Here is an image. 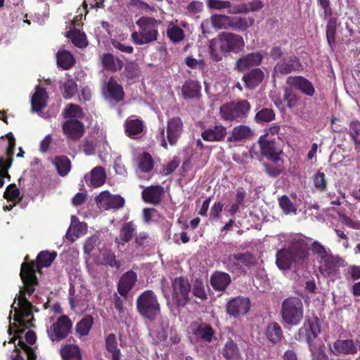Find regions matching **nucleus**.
Segmentation results:
<instances>
[{
	"label": "nucleus",
	"mask_w": 360,
	"mask_h": 360,
	"mask_svg": "<svg viewBox=\"0 0 360 360\" xmlns=\"http://www.w3.org/2000/svg\"><path fill=\"white\" fill-rule=\"evenodd\" d=\"M308 255L309 249L305 240L294 238L288 248L277 252L276 264L280 269L288 270L293 263L306 259Z\"/></svg>",
	"instance_id": "f257e3e1"
},
{
	"label": "nucleus",
	"mask_w": 360,
	"mask_h": 360,
	"mask_svg": "<svg viewBox=\"0 0 360 360\" xmlns=\"http://www.w3.org/2000/svg\"><path fill=\"white\" fill-rule=\"evenodd\" d=\"M218 46L221 52L238 53L242 51L245 47V41L240 35L231 33L223 32L217 39H214L210 41V50L211 56L215 61H219L222 57L216 51V47Z\"/></svg>",
	"instance_id": "f03ea898"
},
{
	"label": "nucleus",
	"mask_w": 360,
	"mask_h": 360,
	"mask_svg": "<svg viewBox=\"0 0 360 360\" xmlns=\"http://www.w3.org/2000/svg\"><path fill=\"white\" fill-rule=\"evenodd\" d=\"M160 23V21L152 17L143 16L140 18L136 22L139 30L131 33V41L136 45L148 44L155 41L159 35L158 25Z\"/></svg>",
	"instance_id": "7ed1b4c3"
},
{
	"label": "nucleus",
	"mask_w": 360,
	"mask_h": 360,
	"mask_svg": "<svg viewBox=\"0 0 360 360\" xmlns=\"http://www.w3.org/2000/svg\"><path fill=\"white\" fill-rule=\"evenodd\" d=\"M139 314L144 319L154 321L160 314V304L153 290H147L141 293L136 302Z\"/></svg>",
	"instance_id": "20e7f679"
},
{
	"label": "nucleus",
	"mask_w": 360,
	"mask_h": 360,
	"mask_svg": "<svg viewBox=\"0 0 360 360\" xmlns=\"http://www.w3.org/2000/svg\"><path fill=\"white\" fill-rule=\"evenodd\" d=\"M281 314L284 323L290 326H297L304 316V306L302 300L295 297L284 300L281 304Z\"/></svg>",
	"instance_id": "39448f33"
},
{
	"label": "nucleus",
	"mask_w": 360,
	"mask_h": 360,
	"mask_svg": "<svg viewBox=\"0 0 360 360\" xmlns=\"http://www.w3.org/2000/svg\"><path fill=\"white\" fill-rule=\"evenodd\" d=\"M15 300L16 297L11 305L12 309L15 311L13 327L28 328L32 326V320L34 319L32 304L23 294H20L18 296L17 306H15Z\"/></svg>",
	"instance_id": "423d86ee"
},
{
	"label": "nucleus",
	"mask_w": 360,
	"mask_h": 360,
	"mask_svg": "<svg viewBox=\"0 0 360 360\" xmlns=\"http://www.w3.org/2000/svg\"><path fill=\"white\" fill-rule=\"evenodd\" d=\"M250 108L247 100H238L223 104L219 108V113L226 121H239L248 116Z\"/></svg>",
	"instance_id": "0eeeda50"
},
{
	"label": "nucleus",
	"mask_w": 360,
	"mask_h": 360,
	"mask_svg": "<svg viewBox=\"0 0 360 360\" xmlns=\"http://www.w3.org/2000/svg\"><path fill=\"white\" fill-rule=\"evenodd\" d=\"M191 285L187 278L177 276L171 282V295L178 308L184 307L190 301Z\"/></svg>",
	"instance_id": "6e6552de"
},
{
	"label": "nucleus",
	"mask_w": 360,
	"mask_h": 360,
	"mask_svg": "<svg viewBox=\"0 0 360 360\" xmlns=\"http://www.w3.org/2000/svg\"><path fill=\"white\" fill-rule=\"evenodd\" d=\"M306 340L311 352V360H329L323 346L316 339L320 329L316 323L311 322L309 328L304 329Z\"/></svg>",
	"instance_id": "1a4fd4ad"
},
{
	"label": "nucleus",
	"mask_w": 360,
	"mask_h": 360,
	"mask_svg": "<svg viewBox=\"0 0 360 360\" xmlns=\"http://www.w3.org/2000/svg\"><path fill=\"white\" fill-rule=\"evenodd\" d=\"M329 351L336 356L356 355L360 350V341L357 339L339 338L328 344Z\"/></svg>",
	"instance_id": "9d476101"
},
{
	"label": "nucleus",
	"mask_w": 360,
	"mask_h": 360,
	"mask_svg": "<svg viewBox=\"0 0 360 360\" xmlns=\"http://www.w3.org/2000/svg\"><path fill=\"white\" fill-rule=\"evenodd\" d=\"M72 327L71 320L67 316L63 315L47 328V334L52 342H59L69 335Z\"/></svg>",
	"instance_id": "9b49d317"
},
{
	"label": "nucleus",
	"mask_w": 360,
	"mask_h": 360,
	"mask_svg": "<svg viewBox=\"0 0 360 360\" xmlns=\"http://www.w3.org/2000/svg\"><path fill=\"white\" fill-rule=\"evenodd\" d=\"M302 69L300 59L294 55L287 56L279 60L275 65L272 76L279 77L288 75L292 72L300 71Z\"/></svg>",
	"instance_id": "f8f14e48"
},
{
	"label": "nucleus",
	"mask_w": 360,
	"mask_h": 360,
	"mask_svg": "<svg viewBox=\"0 0 360 360\" xmlns=\"http://www.w3.org/2000/svg\"><path fill=\"white\" fill-rule=\"evenodd\" d=\"M101 210L120 209L124 205V199L120 195H112L108 191L101 192L96 198Z\"/></svg>",
	"instance_id": "ddd939ff"
},
{
	"label": "nucleus",
	"mask_w": 360,
	"mask_h": 360,
	"mask_svg": "<svg viewBox=\"0 0 360 360\" xmlns=\"http://www.w3.org/2000/svg\"><path fill=\"white\" fill-rule=\"evenodd\" d=\"M250 309V301L248 297H237L230 300L226 305L227 313L234 317L246 314Z\"/></svg>",
	"instance_id": "4468645a"
},
{
	"label": "nucleus",
	"mask_w": 360,
	"mask_h": 360,
	"mask_svg": "<svg viewBox=\"0 0 360 360\" xmlns=\"http://www.w3.org/2000/svg\"><path fill=\"white\" fill-rule=\"evenodd\" d=\"M261 153L270 160H281L280 155L282 150L276 146L274 140H268L265 136H262L258 141Z\"/></svg>",
	"instance_id": "2eb2a0df"
},
{
	"label": "nucleus",
	"mask_w": 360,
	"mask_h": 360,
	"mask_svg": "<svg viewBox=\"0 0 360 360\" xmlns=\"http://www.w3.org/2000/svg\"><path fill=\"white\" fill-rule=\"evenodd\" d=\"M191 330L192 335L197 341L210 343L214 339V330L205 323H194Z\"/></svg>",
	"instance_id": "dca6fc26"
},
{
	"label": "nucleus",
	"mask_w": 360,
	"mask_h": 360,
	"mask_svg": "<svg viewBox=\"0 0 360 360\" xmlns=\"http://www.w3.org/2000/svg\"><path fill=\"white\" fill-rule=\"evenodd\" d=\"M263 58L264 56L259 51L243 55L236 60V68L242 72L251 67L258 66L261 64Z\"/></svg>",
	"instance_id": "f3484780"
},
{
	"label": "nucleus",
	"mask_w": 360,
	"mask_h": 360,
	"mask_svg": "<svg viewBox=\"0 0 360 360\" xmlns=\"http://www.w3.org/2000/svg\"><path fill=\"white\" fill-rule=\"evenodd\" d=\"M20 277L24 283L25 291L28 295H32L35 290L34 286L37 284V278L33 266H28L26 263H22Z\"/></svg>",
	"instance_id": "a211bd4d"
},
{
	"label": "nucleus",
	"mask_w": 360,
	"mask_h": 360,
	"mask_svg": "<svg viewBox=\"0 0 360 360\" xmlns=\"http://www.w3.org/2000/svg\"><path fill=\"white\" fill-rule=\"evenodd\" d=\"M183 122L179 117H174L167 121V139L171 146H174L183 131Z\"/></svg>",
	"instance_id": "6ab92c4d"
},
{
	"label": "nucleus",
	"mask_w": 360,
	"mask_h": 360,
	"mask_svg": "<svg viewBox=\"0 0 360 360\" xmlns=\"http://www.w3.org/2000/svg\"><path fill=\"white\" fill-rule=\"evenodd\" d=\"M286 83L307 96L312 97L315 94L316 90L313 84L302 76L288 77Z\"/></svg>",
	"instance_id": "aec40b11"
},
{
	"label": "nucleus",
	"mask_w": 360,
	"mask_h": 360,
	"mask_svg": "<svg viewBox=\"0 0 360 360\" xmlns=\"http://www.w3.org/2000/svg\"><path fill=\"white\" fill-rule=\"evenodd\" d=\"M64 134L67 137L72 141L79 140L84 134V126L83 123L77 120H68L63 124Z\"/></svg>",
	"instance_id": "412c9836"
},
{
	"label": "nucleus",
	"mask_w": 360,
	"mask_h": 360,
	"mask_svg": "<svg viewBox=\"0 0 360 360\" xmlns=\"http://www.w3.org/2000/svg\"><path fill=\"white\" fill-rule=\"evenodd\" d=\"M169 331V322L168 319L162 318L155 328L151 330L149 335L152 338L153 343L155 345L160 344L167 340L168 333Z\"/></svg>",
	"instance_id": "4be33fe9"
},
{
	"label": "nucleus",
	"mask_w": 360,
	"mask_h": 360,
	"mask_svg": "<svg viewBox=\"0 0 360 360\" xmlns=\"http://www.w3.org/2000/svg\"><path fill=\"white\" fill-rule=\"evenodd\" d=\"M103 94L106 99L115 103L121 101L124 98L122 87L112 77L109 79Z\"/></svg>",
	"instance_id": "5701e85b"
},
{
	"label": "nucleus",
	"mask_w": 360,
	"mask_h": 360,
	"mask_svg": "<svg viewBox=\"0 0 360 360\" xmlns=\"http://www.w3.org/2000/svg\"><path fill=\"white\" fill-rule=\"evenodd\" d=\"M164 189L161 186H150L142 191V198L148 203L158 205L160 202Z\"/></svg>",
	"instance_id": "b1692460"
},
{
	"label": "nucleus",
	"mask_w": 360,
	"mask_h": 360,
	"mask_svg": "<svg viewBox=\"0 0 360 360\" xmlns=\"http://www.w3.org/2000/svg\"><path fill=\"white\" fill-rule=\"evenodd\" d=\"M227 134L226 128L221 124L216 125L204 130L202 138L207 141H220L224 139Z\"/></svg>",
	"instance_id": "393cba45"
},
{
	"label": "nucleus",
	"mask_w": 360,
	"mask_h": 360,
	"mask_svg": "<svg viewBox=\"0 0 360 360\" xmlns=\"http://www.w3.org/2000/svg\"><path fill=\"white\" fill-rule=\"evenodd\" d=\"M231 281L229 274L224 271H214L210 278L212 288L217 291H224Z\"/></svg>",
	"instance_id": "a878e982"
},
{
	"label": "nucleus",
	"mask_w": 360,
	"mask_h": 360,
	"mask_svg": "<svg viewBox=\"0 0 360 360\" xmlns=\"http://www.w3.org/2000/svg\"><path fill=\"white\" fill-rule=\"evenodd\" d=\"M57 256V252L56 251L49 252V251H41L37 255L36 259V264L32 262L30 264H27L28 266H33L35 269V272L37 271H39L44 267H49L51 265L53 260L56 259Z\"/></svg>",
	"instance_id": "bb28decb"
},
{
	"label": "nucleus",
	"mask_w": 360,
	"mask_h": 360,
	"mask_svg": "<svg viewBox=\"0 0 360 360\" xmlns=\"http://www.w3.org/2000/svg\"><path fill=\"white\" fill-rule=\"evenodd\" d=\"M137 279L136 274L133 271H129L124 274L118 283V292L121 295H126L135 284Z\"/></svg>",
	"instance_id": "cd10ccee"
},
{
	"label": "nucleus",
	"mask_w": 360,
	"mask_h": 360,
	"mask_svg": "<svg viewBox=\"0 0 360 360\" xmlns=\"http://www.w3.org/2000/svg\"><path fill=\"white\" fill-rule=\"evenodd\" d=\"M264 77V73L261 69L254 68L245 74L242 79L245 82L247 88L252 89L262 82Z\"/></svg>",
	"instance_id": "c85d7f7f"
},
{
	"label": "nucleus",
	"mask_w": 360,
	"mask_h": 360,
	"mask_svg": "<svg viewBox=\"0 0 360 360\" xmlns=\"http://www.w3.org/2000/svg\"><path fill=\"white\" fill-rule=\"evenodd\" d=\"M143 122L135 115L129 117L124 123L125 133L129 137L140 134L143 130Z\"/></svg>",
	"instance_id": "c756f323"
},
{
	"label": "nucleus",
	"mask_w": 360,
	"mask_h": 360,
	"mask_svg": "<svg viewBox=\"0 0 360 360\" xmlns=\"http://www.w3.org/2000/svg\"><path fill=\"white\" fill-rule=\"evenodd\" d=\"M252 135L253 132L250 127L240 124L233 128L227 141L229 142L241 141L250 139Z\"/></svg>",
	"instance_id": "7c9ffc66"
},
{
	"label": "nucleus",
	"mask_w": 360,
	"mask_h": 360,
	"mask_svg": "<svg viewBox=\"0 0 360 360\" xmlns=\"http://www.w3.org/2000/svg\"><path fill=\"white\" fill-rule=\"evenodd\" d=\"M99 259L100 263L106 266L115 268L116 269H119L121 266L120 262L116 259L115 252L106 248L100 250Z\"/></svg>",
	"instance_id": "2f4dec72"
},
{
	"label": "nucleus",
	"mask_w": 360,
	"mask_h": 360,
	"mask_svg": "<svg viewBox=\"0 0 360 360\" xmlns=\"http://www.w3.org/2000/svg\"><path fill=\"white\" fill-rule=\"evenodd\" d=\"M201 85L195 80H188L182 86V95L186 99L198 98L200 95Z\"/></svg>",
	"instance_id": "473e14b6"
},
{
	"label": "nucleus",
	"mask_w": 360,
	"mask_h": 360,
	"mask_svg": "<svg viewBox=\"0 0 360 360\" xmlns=\"http://www.w3.org/2000/svg\"><path fill=\"white\" fill-rule=\"evenodd\" d=\"M48 96L46 90L39 86L37 87L35 93L32 96L31 104L33 111H41L46 105Z\"/></svg>",
	"instance_id": "72a5a7b5"
},
{
	"label": "nucleus",
	"mask_w": 360,
	"mask_h": 360,
	"mask_svg": "<svg viewBox=\"0 0 360 360\" xmlns=\"http://www.w3.org/2000/svg\"><path fill=\"white\" fill-rule=\"evenodd\" d=\"M86 184H89L94 187L102 186L105 181L106 175L104 169L101 167H94L89 174L84 176Z\"/></svg>",
	"instance_id": "f704fd0d"
},
{
	"label": "nucleus",
	"mask_w": 360,
	"mask_h": 360,
	"mask_svg": "<svg viewBox=\"0 0 360 360\" xmlns=\"http://www.w3.org/2000/svg\"><path fill=\"white\" fill-rule=\"evenodd\" d=\"M265 334L268 340L273 344L279 342L283 338L282 328L276 322H271L267 325Z\"/></svg>",
	"instance_id": "c9c22d12"
},
{
	"label": "nucleus",
	"mask_w": 360,
	"mask_h": 360,
	"mask_svg": "<svg viewBox=\"0 0 360 360\" xmlns=\"http://www.w3.org/2000/svg\"><path fill=\"white\" fill-rule=\"evenodd\" d=\"M318 262L319 263V269L321 272L330 275L335 271L338 261L337 258L335 257L330 252L323 258L319 259Z\"/></svg>",
	"instance_id": "e433bc0d"
},
{
	"label": "nucleus",
	"mask_w": 360,
	"mask_h": 360,
	"mask_svg": "<svg viewBox=\"0 0 360 360\" xmlns=\"http://www.w3.org/2000/svg\"><path fill=\"white\" fill-rule=\"evenodd\" d=\"M254 19L240 16H229V28L234 30L243 31L252 25Z\"/></svg>",
	"instance_id": "4c0bfd02"
},
{
	"label": "nucleus",
	"mask_w": 360,
	"mask_h": 360,
	"mask_svg": "<svg viewBox=\"0 0 360 360\" xmlns=\"http://www.w3.org/2000/svg\"><path fill=\"white\" fill-rule=\"evenodd\" d=\"M135 231L136 226L132 221L125 223L120 230L119 237L115 239L117 245H124L125 243L130 241L135 233Z\"/></svg>",
	"instance_id": "58836bf2"
},
{
	"label": "nucleus",
	"mask_w": 360,
	"mask_h": 360,
	"mask_svg": "<svg viewBox=\"0 0 360 360\" xmlns=\"http://www.w3.org/2000/svg\"><path fill=\"white\" fill-rule=\"evenodd\" d=\"M102 64L105 69L113 72L120 70L123 67L122 61L111 53L103 56Z\"/></svg>",
	"instance_id": "ea45409f"
},
{
	"label": "nucleus",
	"mask_w": 360,
	"mask_h": 360,
	"mask_svg": "<svg viewBox=\"0 0 360 360\" xmlns=\"http://www.w3.org/2000/svg\"><path fill=\"white\" fill-rule=\"evenodd\" d=\"M53 164L57 169L58 174L61 176H66L70 171V160L65 155H58L55 158Z\"/></svg>",
	"instance_id": "a19ab883"
},
{
	"label": "nucleus",
	"mask_w": 360,
	"mask_h": 360,
	"mask_svg": "<svg viewBox=\"0 0 360 360\" xmlns=\"http://www.w3.org/2000/svg\"><path fill=\"white\" fill-rule=\"evenodd\" d=\"M63 360H82L79 348L76 345H66L60 349Z\"/></svg>",
	"instance_id": "79ce46f5"
},
{
	"label": "nucleus",
	"mask_w": 360,
	"mask_h": 360,
	"mask_svg": "<svg viewBox=\"0 0 360 360\" xmlns=\"http://www.w3.org/2000/svg\"><path fill=\"white\" fill-rule=\"evenodd\" d=\"M222 354L227 360H238L240 353L236 343L229 340L222 349Z\"/></svg>",
	"instance_id": "37998d69"
},
{
	"label": "nucleus",
	"mask_w": 360,
	"mask_h": 360,
	"mask_svg": "<svg viewBox=\"0 0 360 360\" xmlns=\"http://www.w3.org/2000/svg\"><path fill=\"white\" fill-rule=\"evenodd\" d=\"M57 63L58 66L64 70L70 68L75 63V60L72 54L68 51H59L56 55Z\"/></svg>",
	"instance_id": "c03bdc74"
},
{
	"label": "nucleus",
	"mask_w": 360,
	"mask_h": 360,
	"mask_svg": "<svg viewBox=\"0 0 360 360\" xmlns=\"http://www.w3.org/2000/svg\"><path fill=\"white\" fill-rule=\"evenodd\" d=\"M94 323V318L91 315L83 317L76 326V332L80 336L87 335Z\"/></svg>",
	"instance_id": "a18cd8bd"
},
{
	"label": "nucleus",
	"mask_w": 360,
	"mask_h": 360,
	"mask_svg": "<svg viewBox=\"0 0 360 360\" xmlns=\"http://www.w3.org/2000/svg\"><path fill=\"white\" fill-rule=\"evenodd\" d=\"M275 117V112L271 108H262L257 112L255 120L259 124L267 123L274 120Z\"/></svg>",
	"instance_id": "49530a36"
},
{
	"label": "nucleus",
	"mask_w": 360,
	"mask_h": 360,
	"mask_svg": "<svg viewBox=\"0 0 360 360\" xmlns=\"http://www.w3.org/2000/svg\"><path fill=\"white\" fill-rule=\"evenodd\" d=\"M271 162H264L263 167L264 171L270 177L275 178L278 176L283 171V164L281 160H271Z\"/></svg>",
	"instance_id": "de8ad7c7"
},
{
	"label": "nucleus",
	"mask_w": 360,
	"mask_h": 360,
	"mask_svg": "<svg viewBox=\"0 0 360 360\" xmlns=\"http://www.w3.org/2000/svg\"><path fill=\"white\" fill-rule=\"evenodd\" d=\"M153 160L151 155L148 153H142L138 158V167L140 172L148 173L153 167Z\"/></svg>",
	"instance_id": "09e8293b"
},
{
	"label": "nucleus",
	"mask_w": 360,
	"mask_h": 360,
	"mask_svg": "<svg viewBox=\"0 0 360 360\" xmlns=\"http://www.w3.org/2000/svg\"><path fill=\"white\" fill-rule=\"evenodd\" d=\"M63 115L68 120H79L84 117L82 109L76 104L68 105L63 111Z\"/></svg>",
	"instance_id": "8fccbe9b"
},
{
	"label": "nucleus",
	"mask_w": 360,
	"mask_h": 360,
	"mask_svg": "<svg viewBox=\"0 0 360 360\" xmlns=\"http://www.w3.org/2000/svg\"><path fill=\"white\" fill-rule=\"evenodd\" d=\"M167 34L169 39L177 43L182 41L185 37L184 30L177 25H170L167 30Z\"/></svg>",
	"instance_id": "3c124183"
},
{
	"label": "nucleus",
	"mask_w": 360,
	"mask_h": 360,
	"mask_svg": "<svg viewBox=\"0 0 360 360\" xmlns=\"http://www.w3.org/2000/svg\"><path fill=\"white\" fill-rule=\"evenodd\" d=\"M105 348L112 354V356H120V350L117 347L116 335L110 333L105 337Z\"/></svg>",
	"instance_id": "603ef678"
},
{
	"label": "nucleus",
	"mask_w": 360,
	"mask_h": 360,
	"mask_svg": "<svg viewBox=\"0 0 360 360\" xmlns=\"http://www.w3.org/2000/svg\"><path fill=\"white\" fill-rule=\"evenodd\" d=\"M68 36L76 46L83 48L87 46L86 35L84 33L74 30L69 32Z\"/></svg>",
	"instance_id": "864d4df0"
},
{
	"label": "nucleus",
	"mask_w": 360,
	"mask_h": 360,
	"mask_svg": "<svg viewBox=\"0 0 360 360\" xmlns=\"http://www.w3.org/2000/svg\"><path fill=\"white\" fill-rule=\"evenodd\" d=\"M337 28V18H330L326 25V37L329 45L331 46L335 43V36Z\"/></svg>",
	"instance_id": "5fc2aeb1"
},
{
	"label": "nucleus",
	"mask_w": 360,
	"mask_h": 360,
	"mask_svg": "<svg viewBox=\"0 0 360 360\" xmlns=\"http://www.w3.org/2000/svg\"><path fill=\"white\" fill-rule=\"evenodd\" d=\"M278 202L280 207L285 214L296 213L297 208L288 195H282L278 199Z\"/></svg>",
	"instance_id": "6e6d98bb"
},
{
	"label": "nucleus",
	"mask_w": 360,
	"mask_h": 360,
	"mask_svg": "<svg viewBox=\"0 0 360 360\" xmlns=\"http://www.w3.org/2000/svg\"><path fill=\"white\" fill-rule=\"evenodd\" d=\"M313 183L316 189L320 192H324L327 188V181L323 172H318L313 176Z\"/></svg>",
	"instance_id": "4d7b16f0"
},
{
	"label": "nucleus",
	"mask_w": 360,
	"mask_h": 360,
	"mask_svg": "<svg viewBox=\"0 0 360 360\" xmlns=\"http://www.w3.org/2000/svg\"><path fill=\"white\" fill-rule=\"evenodd\" d=\"M311 250L314 255L317 256V260H319V259L323 258L331 252L329 248L324 247L317 240L312 243Z\"/></svg>",
	"instance_id": "13d9d810"
},
{
	"label": "nucleus",
	"mask_w": 360,
	"mask_h": 360,
	"mask_svg": "<svg viewBox=\"0 0 360 360\" xmlns=\"http://www.w3.org/2000/svg\"><path fill=\"white\" fill-rule=\"evenodd\" d=\"M193 294L195 297L205 300L207 298L205 286L201 279H195L193 286Z\"/></svg>",
	"instance_id": "bf43d9fd"
},
{
	"label": "nucleus",
	"mask_w": 360,
	"mask_h": 360,
	"mask_svg": "<svg viewBox=\"0 0 360 360\" xmlns=\"http://www.w3.org/2000/svg\"><path fill=\"white\" fill-rule=\"evenodd\" d=\"M212 25L217 29L229 28V16L221 15H213L211 17Z\"/></svg>",
	"instance_id": "052dcab7"
},
{
	"label": "nucleus",
	"mask_w": 360,
	"mask_h": 360,
	"mask_svg": "<svg viewBox=\"0 0 360 360\" xmlns=\"http://www.w3.org/2000/svg\"><path fill=\"white\" fill-rule=\"evenodd\" d=\"M233 259H238L240 263L246 266H250L255 263V258L250 252L238 253L233 255Z\"/></svg>",
	"instance_id": "680f3d73"
},
{
	"label": "nucleus",
	"mask_w": 360,
	"mask_h": 360,
	"mask_svg": "<svg viewBox=\"0 0 360 360\" xmlns=\"http://www.w3.org/2000/svg\"><path fill=\"white\" fill-rule=\"evenodd\" d=\"M63 95L65 98H72L77 91V84L72 79H68L64 83Z\"/></svg>",
	"instance_id": "e2e57ef3"
},
{
	"label": "nucleus",
	"mask_w": 360,
	"mask_h": 360,
	"mask_svg": "<svg viewBox=\"0 0 360 360\" xmlns=\"http://www.w3.org/2000/svg\"><path fill=\"white\" fill-rule=\"evenodd\" d=\"M283 99L287 103L288 108H292L297 105L299 97L292 91L288 89H285Z\"/></svg>",
	"instance_id": "0e129e2a"
},
{
	"label": "nucleus",
	"mask_w": 360,
	"mask_h": 360,
	"mask_svg": "<svg viewBox=\"0 0 360 360\" xmlns=\"http://www.w3.org/2000/svg\"><path fill=\"white\" fill-rule=\"evenodd\" d=\"M99 244L98 236L94 235L89 237L84 245V251L86 254L90 255L94 250L95 247Z\"/></svg>",
	"instance_id": "69168bd1"
},
{
	"label": "nucleus",
	"mask_w": 360,
	"mask_h": 360,
	"mask_svg": "<svg viewBox=\"0 0 360 360\" xmlns=\"http://www.w3.org/2000/svg\"><path fill=\"white\" fill-rule=\"evenodd\" d=\"M224 264L227 265V269L231 272L241 269L240 261L238 259H233V255L228 256Z\"/></svg>",
	"instance_id": "338daca9"
},
{
	"label": "nucleus",
	"mask_w": 360,
	"mask_h": 360,
	"mask_svg": "<svg viewBox=\"0 0 360 360\" xmlns=\"http://www.w3.org/2000/svg\"><path fill=\"white\" fill-rule=\"evenodd\" d=\"M20 195L19 189L16 188L15 185H10L6 188L4 193L6 198L15 200L18 198Z\"/></svg>",
	"instance_id": "774afa93"
}]
</instances>
